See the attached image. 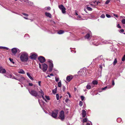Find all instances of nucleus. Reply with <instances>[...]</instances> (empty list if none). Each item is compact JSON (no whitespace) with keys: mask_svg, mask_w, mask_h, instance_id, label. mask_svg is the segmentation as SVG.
Segmentation results:
<instances>
[{"mask_svg":"<svg viewBox=\"0 0 125 125\" xmlns=\"http://www.w3.org/2000/svg\"><path fill=\"white\" fill-rule=\"evenodd\" d=\"M65 10L66 9L64 7L61 10L62 12L63 13H64L66 12V11H65Z\"/></svg>","mask_w":125,"mask_h":125,"instance_id":"nucleus-22","label":"nucleus"},{"mask_svg":"<svg viewBox=\"0 0 125 125\" xmlns=\"http://www.w3.org/2000/svg\"><path fill=\"white\" fill-rule=\"evenodd\" d=\"M52 92L54 94H55L56 93V90H52Z\"/></svg>","mask_w":125,"mask_h":125,"instance_id":"nucleus-44","label":"nucleus"},{"mask_svg":"<svg viewBox=\"0 0 125 125\" xmlns=\"http://www.w3.org/2000/svg\"><path fill=\"white\" fill-rule=\"evenodd\" d=\"M56 97L57 99V100H59V94H56Z\"/></svg>","mask_w":125,"mask_h":125,"instance_id":"nucleus-33","label":"nucleus"},{"mask_svg":"<svg viewBox=\"0 0 125 125\" xmlns=\"http://www.w3.org/2000/svg\"><path fill=\"white\" fill-rule=\"evenodd\" d=\"M38 59L39 61L41 63H43L44 62L46 61L45 58L41 56H40L38 57Z\"/></svg>","mask_w":125,"mask_h":125,"instance_id":"nucleus-5","label":"nucleus"},{"mask_svg":"<svg viewBox=\"0 0 125 125\" xmlns=\"http://www.w3.org/2000/svg\"><path fill=\"white\" fill-rule=\"evenodd\" d=\"M9 59L11 63H13V64H14L15 62L13 61V60L11 58H9Z\"/></svg>","mask_w":125,"mask_h":125,"instance_id":"nucleus-20","label":"nucleus"},{"mask_svg":"<svg viewBox=\"0 0 125 125\" xmlns=\"http://www.w3.org/2000/svg\"><path fill=\"white\" fill-rule=\"evenodd\" d=\"M87 121V119L86 118H85L83 119V123H85Z\"/></svg>","mask_w":125,"mask_h":125,"instance_id":"nucleus-32","label":"nucleus"},{"mask_svg":"<svg viewBox=\"0 0 125 125\" xmlns=\"http://www.w3.org/2000/svg\"><path fill=\"white\" fill-rule=\"evenodd\" d=\"M45 15L47 17H48L50 18H51L52 17V15L49 13L45 12Z\"/></svg>","mask_w":125,"mask_h":125,"instance_id":"nucleus-13","label":"nucleus"},{"mask_svg":"<svg viewBox=\"0 0 125 125\" xmlns=\"http://www.w3.org/2000/svg\"><path fill=\"white\" fill-rule=\"evenodd\" d=\"M55 81L56 82H58L59 80V78H56L55 77Z\"/></svg>","mask_w":125,"mask_h":125,"instance_id":"nucleus-47","label":"nucleus"},{"mask_svg":"<svg viewBox=\"0 0 125 125\" xmlns=\"http://www.w3.org/2000/svg\"><path fill=\"white\" fill-rule=\"evenodd\" d=\"M49 72H51L52 70V68L53 67V64L50 61H49Z\"/></svg>","mask_w":125,"mask_h":125,"instance_id":"nucleus-7","label":"nucleus"},{"mask_svg":"<svg viewBox=\"0 0 125 125\" xmlns=\"http://www.w3.org/2000/svg\"><path fill=\"white\" fill-rule=\"evenodd\" d=\"M41 82L40 81H39L38 82L39 85V86H41Z\"/></svg>","mask_w":125,"mask_h":125,"instance_id":"nucleus-52","label":"nucleus"},{"mask_svg":"<svg viewBox=\"0 0 125 125\" xmlns=\"http://www.w3.org/2000/svg\"><path fill=\"white\" fill-rule=\"evenodd\" d=\"M29 85L30 86H32L33 85V84L32 83H29Z\"/></svg>","mask_w":125,"mask_h":125,"instance_id":"nucleus-51","label":"nucleus"},{"mask_svg":"<svg viewBox=\"0 0 125 125\" xmlns=\"http://www.w3.org/2000/svg\"><path fill=\"white\" fill-rule=\"evenodd\" d=\"M29 91L30 93L32 95L37 97L38 98H41V95L40 94L41 91L37 92L34 90L32 89L31 91L29 90Z\"/></svg>","mask_w":125,"mask_h":125,"instance_id":"nucleus-1","label":"nucleus"},{"mask_svg":"<svg viewBox=\"0 0 125 125\" xmlns=\"http://www.w3.org/2000/svg\"><path fill=\"white\" fill-rule=\"evenodd\" d=\"M107 86H105V87L103 88H102V90H105L106 89H107Z\"/></svg>","mask_w":125,"mask_h":125,"instance_id":"nucleus-49","label":"nucleus"},{"mask_svg":"<svg viewBox=\"0 0 125 125\" xmlns=\"http://www.w3.org/2000/svg\"><path fill=\"white\" fill-rule=\"evenodd\" d=\"M94 4H95L98 5L99 3H100V2L99 1H94Z\"/></svg>","mask_w":125,"mask_h":125,"instance_id":"nucleus-29","label":"nucleus"},{"mask_svg":"<svg viewBox=\"0 0 125 125\" xmlns=\"http://www.w3.org/2000/svg\"><path fill=\"white\" fill-rule=\"evenodd\" d=\"M22 14H23L25 16H26L28 17L29 16L28 14H26V13H23Z\"/></svg>","mask_w":125,"mask_h":125,"instance_id":"nucleus-35","label":"nucleus"},{"mask_svg":"<svg viewBox=\"0 0 125 125\" xmlns=\"http://www.w3.org/2000/svg\"><path fill=\"white\" fill-rule=\"evenodd\" d=\"M37 55L35 54H33L30 56L31 58L32 59L35 60L36 59Z\"/></svg>","mask_w":125,"mask_h":125,"instance_id":"nucleus-9","label":"nucleus"},{"mask_svg":"<svg viewBox=\"0 0 125 125\" xmlns=\"http://www.w3.org/2000/svg\"><path fill=\"white\" fill-rule=\"evenodd\" d=\"M69 101V99H66L65 100V102H66L67 103Z\"/></svg>","mask_w":125,"mask_h":125,"instance_id":"nucleus-54","label":"nucleus"},{"mask_svg":"<svg viewBox=\"0 0 125 125\" xmlns=\"http://www.w3.org/2000/svg\"><path fill=\"white\" fill-rule=\"evenodd\" d=\"M2 49L8 50V48L2 46Z\"/></svg>","mask_w":125,"mask_h":125,"instance_id":"nucleus-42","label":"nucleus"},{"mask_svg":"<svg viewBox=\"0 0 125 125\" xmlns=\"http://www.w3.org/2000/svg\"><path fill=\"white\" fill-rule=\"evenodd\" d=\"M27 75L28 76V77H29L31 79V80H33V79L32 78V77L30 74L29 73H27Z\"/></svg>","mask_w":125,"mask_h":125,"instance_id":"nucleus-17","label":"nucleus"},{"mask_svg":"<svg viewBox=\"0 0 125 125\" xmlns=\"http://www.w3.org/2000/svg\"><path fill=\"white\" fill-rule=\"evenodd\" d=\"M64 32V31L63 30H61L59 31L58 33L59 34H61L63 33Z\"/></svg>","mask_w":125,"mask_h":125,"instance_id":"nucleus-21","label":"nucleus"},{"mask_svg":"<svg viewBox=\"0 0 125 125\" xmlns=\"http://www.w3.org/2000/svg\"><path fill=\"white\" fill-rule=\"evenodd\" d=\"M11 51L13 54L15 55L17 52V50L16 48H14L11 50Z\"/></svg>","mask_w":125,"mask_h":125,"instance_id":"nucleus-11","label":"nucleus"},{"mask_svg":"<svg viewBox=\"0 0 125 125\" xmlns=\"http://www.w3.org/2000/svg\"><path fill=\"white\" fill-rule=\"evenodd\" d=\"M109 2H110V0H108L106 1V2L105 3L106 4H108L109 3Z\"/></svg>","mask_w":125,"mask_h":125,"instance_id":"nucleus-48","label":"nucleus"},{"mask_svg":"<svg viewBox=\"0 0 125 125\" xmlns=\"http://www.w3.org/2000/svg\"><path fill=\"white\" fill-rule=\"evenodd\" d=\"M91 36V35L89 33H87L85 36V39H89V38Z\"/></svg>","mask_w":125,"mask_h":125,"instance_id":"nucleus-15","label":"nucleus"},{"mask_svg":"<svg viewBox=\"0 0 125 125\" xmlns=\"http://www.w3.org/2000/svg\"><path fill=\"white\" fill-rule=\"evenodd\" d=\"M117 59L116 58L115 59V60H114V62L113 63L114 65H115L117 63Z\"/></svg>","mask_w":125,"mask_h":125,"instance_id":"nucleus-26","label":"nucleus"},{"mask_svg":"<svg viewBox=\"0 0 125 125\" xmlns=\"http://www.w3.org/2000/svg\"><path fill=\"white\" fill-rule=\"evenodd\" d=\"M86 88L88 89H89L91 88V86L89 84H88L86 86Z\"/></svg>","mask_w":125,"mask_h":125,"instance_id":"nucleus-24","label":"nucleus"},{"mask_svg":"<svg viewBox=\"0 0 125 125\" xmlns=\"http://www.w3.org/2000/svg\"><path fill=\"white\" fill-rule=\"evenodd\" d=\"M3 7H4L6 9H7V7L5 6H4Z\"/></svg>","mask_w":125,"mask_h":125,"instance_id":"nucleus-58","label":"nucleus"},{"mask_svg":"<svg viewBox=\"0 0 125 125\" xmlns=\"http://www.w3.org/2000/svg\"><path fill=\"white\" fill-rule=\"evenodd\" d=\"M24 19H27V20H28L29 19L28 18V17H23Z\"/></svg>","mask_w":125,"mask_h":125,"instance_id":"nucleus-56","label":"nucleus"},{"mask_svg":"<svg viewBox=\"0 0 125 125\" xmlns=\"http://www.w3.org/2000/svg\"><path fill=\"white\" fill-rule=\"evenodd\" d=\"M72 76H67L66 77V80L68 82L70 81L73 78Z\"/></svg>","mask_w":125,"mask_h":125,"instance_id":"nucleus-12","label":"nucleus"},{"mask_svg":"<svg viewBox=\"0 0 125 125\" xmlns=\"http://www.w3.org/2000/svg\"><path fill=\"white\" fill-rule=\"evenodd\" d=\"M47 77H50V75H47Z\"/></svg>","mask_w":125,"mask_h":125,"instance_id":"nucleus-63","label":"nucleus"},{"mask_svg":"<svg viewBox=\"0 0 125 125\" xmlns=\"http://www.w3.org/2000/svg\"><path fill=\"white\" fill-rule=\"evenodd\" d=\"M65 89L66 88L65 86H63L62 87V90L63 91H64Z\"/></svg>","mask_w":125,"mask_h":125,"instance_id":"nucleus-39","label":"nucleus"},{"mask_svg":"<svg viewBox=\"0 0 125 125\" xmlns=\"http://www.w3.org/2000/svg\"><path fill=\"white\" fill-rule=\"evenodd\" d=\"M82 116L83 117H85L86 115V112L84 110L82 111Z\"/></svg>","mask_w":125,"mask_h":125,"instance_id":"nucleus-14","label":"nucleus"},{"mask_svg":"<svg viewBox=\"0 0 125 125\" xmlns=\"http://www.w3.org/2000/svg\"><path fill=\"white\" fill-rule=\"evenodd\" d=\"M28 54L26 52H24L21 53L20 56V59L22 62H27L29 59Z\"/></svg>","mask_w":125,"mask_h":125,"instance_id":"nucleus-2","label":"nucleus"},{"mask_svg":"<svg viewBox=\"0 0 125 125\" xmlns=\"http://www.w3.org/2000/svg\"><path fill=\"white\" fill-rule=\"evenodd\" d=\"M2 46H0V49H2Z\"/></svg>","mask_w":125,"mask_h":125,"instance_id":"nucleus-61","label":"nucleus"},{"mask_svg":"<svg viewBox=\"0 0 125 125\" xmlns=\"http://www.w3.org/2000/svg\"><path fill=\"white\" fill-rule=\"evenodd\" d=\"M83 103L82 101H80V102L79 103V105L80 106H81V107L83 105Z\"/></svg>","mask_w":125,"mask_h":125,"instance_id":"nucleus-31","label":"nucleus"},{"mask_svg":"<svg viewBox=\"0 0 125 125\" xmlns=\"http://www.w3.org/2000/svg\"><path fill=\"white\" fill-rule=\"evenodd\" d=\"M112 85H115L114 80H112Z\"/></svg>","mask_w":125,"mask_h":125,"instance_id":"nucleus-46","label":"nucleus"},{"mask_svg":"<svg viewBox=\"0 0 125 125\" xmlns=\"http://www.w3.org/2000/svg\"><path fill=\"white\" fill-rule=\"evenodd\" d=\"M42 70L43 72H45L48 68L47 65L45 63H43L42 65Z\"/></svg>","mask_w":125,"mask_h":125,"instance_id":"nucleus-6","label":"nucleus"},{"mask_svg":"<svg viewBox=\"0 0 125 125\" xmlns=\"http://www.w3.org/2000/svg\"><path fill=\"white\" fill-rule=\"evenodd\" d=\"M25 79V78L23 77H21V79L19 80H18L20 81H21V80H23Z\"/></svg>","mask_w":125,"mask_h":125,"instance_id":"nucleus-27","label":"nucleus"},{"mask_svg":"<svg viewBox=\"0 0 125 125\" xmlns=\"http://www.w3.org/2000/svg\"><path fill=\"white\" fill-rule=\"evenodd\" d=\"M99 67L101 69H102V66H100Z\"/></svg>","mask_w":125,"mask_h":125,"instance_id":"nucleus-60","label":"nucleus"},{"mask_svg":"<svg viewBox=\"0 0 125 125\" xmlns=\"http://www.w3.org/2000/svg\"><path fill=\"white\" fill-rule=\"evenodd\" d=\"M45 97L48 100H50V98H49V96H47L46 95L45 96Z\"/></svg>","mask_w":125,"mask_h":125,"instance_id":"nucleus-40","label":"nucleus"},{"mask_svg":"<svg viewBox=\"0 0 125 125\" xmlns=\"http://www.w3.org/2000/svg\"><path fill=\"white\" fill-rule=\"evenodd\" d=\"M6 72V70L4 69L3 68L2 66H0V73H5Z\"/></svg>","mask_w":125,"mask_h":125,"instance_id":"nucleus-8","label":"nucleus"},{"mask_svg":"<svg viewBox=\"0 0 125 125\" xmlns=\"http://www.w3.org/2000/svg\"><path fill=\"white\" fill-rule=\"evenodd\" d=\"M45 9L48 10H50L51 9V8L50 7H45Z\"/></svg>","mask_w":125,"mask_h":125,"instance_id":"nucleus-30","label":"nucleus"},{"mask_svg":"<svg viewBox=\"0 0 125 125\" xmlns=\"http://www.w3.org/2000/svg\"><path fill=\"white\" fill-rule=\"evenodd\" d=\"M67 94H68L69 97L70 98L71 97V96L70 93L69 92H67Z\"/></svg>","mask_w":125,"mask_h":125,"instance_id":"nucleus-45","label":"nucleus"},{"mask_svg":"<svg viewBox=\"0 0 125 125\" xmlns=\"http://www.w3.org/2000/svg\"><path fill=\"white\" fill-rule=\"evenodd\" d=\"M121 22L123 24H125V19H123L122 20ZM124 27H125V25H124Z\"/></svg>","mask_w":125,"mask_h":125,"instance_id":"nucleus-25","label":"nucleus"},{"mask_svg":"<svg viewBox=\"0 0 125 125\" xmlns=\"http://www.w3.org/2000/svg\"><path fill=\"white\" fill-rule=\"evenodd\" d=\"M113 15L114 16H115V17H118V16L117 15H116L115 14H114Z\"/></svg>","mask_w":125,"mask_h":125,"instance_id":"nucleus-55","label":"nucleus"},{"mask_svg":"<svg viewBox=\"0 0 125 125\" xmlns=\"http://www.w3.org/2000/svg\"><path fill=\"white\" fill-rule=\"evenodd\" d=\"M106 17H107V18H110L111 17V16H110V15L108 14H106Z\"/></svg>","mask_w":125,"mask_h":125,"instance_id":"nucleus-43","label":"nucleus"},{"mask_svg":"<svg viewBox=\"0 0 125 125\" xmlns=\"http://www.w3.org/2000/svg\"><path fill=\"white\" fill-rule=\"evenodd\" d=\"M87 8L89 11H91L92 10V9L90 7H87Z\"/></svg>","mask_w":125,"mask_h":125,"instance_id":"nucleus-34","label":"nucleus"},{"mask_svg":"<svg viewBox=\"0 0 125 125\" xmlns=\"http://www.w3.org/2000/svg\"><path fill=\"white\" fill-rule=\"evenodd\" d=\"M76 88H74V90L75 91L76 90Z\"/></svg>","mask_w":125,"mask_h":125,"instance_id":"nucleus-62","label":"nucleus"},{"mask_svg":"<svg viewBox=\"0 0 125 125\" xmlns=\"http://www.w3.org/2000/svg\"><path fill=\"white\" fill-rule=\"evenodd\" d=\"M4 76H5L6 77H8V76H7V75H4Z\"/></svg>","mask_w":125,"mask_h":125,"instance_id":"nucleus-64","label":"nucleus"},{"mask_svg":"<svg viewBox=\"0 0 125 125\" xmlns=\"http://www.w3.org/2000/svg\"><path fill=\"white\" fill-rule=\"evenodd\" d=\"M64 112L63 110H61L60 113L59 118L62 121H63L64 119Z\"/></svg>","mask_w":125,"mask_h":125,"instance_id":"nucleus-3","label":"nucleus"},{"mask_svg":"<svg viewBox=\"0 0 125 125\" xmlns=\"http://www.w3.org/2000/svg\"><path fill=\"white\" fill-rule=\"evenodd\" d=\"M124 31V30L122 29L120 30V32H123Z\"/></svg>","mask_w":125,"mask_h":125,"instance_id":"nucleus-50","label":"nucleus"},{"mask_svg":"<svg viewBox=\"0 0 125 125\" xmlns=\"http://www.w3.org/2000/svg\"><path fill=\"white\" fill-rule=\"evenodd\" d=\"M81 98L82 101H83L84 98V96H81Z\"/></svg>","mask_w":125,"mask_h":125,"instance_id":"nucleus-38","label":"nucleus"},{"mask_svg":"<svg viewBox=\"0 0 125 125\" xmlns=\"http://www.w3.org/2000/svg\"><path fill=\"white\" fill-rule=\"evenodd\" d=\"M39 68L41 69H42V67H41V64L40 63H39Z\"/></svg>","mask_w":125,"mask_h":125,"instance_id":"nucleus-53","label":"nucleus"},{"mask_svg":"<svg viewBox=\"0 0 125 125\" xmlns=\"http://www.w3.org/2000/svg\"><path fill=\"white\" fill-rule=\"evenodd\" d=\"M117 26L118 28H121V27L120 26L119 24H118L117 25Z\"/></svg>","mask_w":125,"mask_h":125,"instance_id":"nucleus-41","label":"nucleus"},{"mask_svg":"<svg viewBox=\"0 0 125 125\" xmlns=\"http://www.w3.org/2000/svg\"><path fill=\"white\" fill-rule=\"evenodd\" d=\"M62 84L61 81H59L58 83V86L59 87H61V86Z\"/></svg>","mask_w":125,"mask_h":125,"instance_id":"nucleus-28","label":"nucleus"},{"mask_svg":"<svg viewBox=\"0 0 125 125\" xmlns=\"http://www.w3.org/2000/svg\"><path fill=\"white\" fill-rule=\"evenodd\" d=\"M50 75L51 76H53L54 75L52 73H51L50 74Z\"/></svg>","mask_w":125,"mask_h":125,"instance_id":"nucleus-57","label":"nucleus"},{"mask_svg":"<svg viewBox=\"0 0 125 125\" xmlns=\"http://www.w3.org/2000/svg\"><path fill=\"white\" fill-rule=\"evenodd\" d=\"M92 83L94 85H97L98 83V82L97 81L94 80L92 82Z\"/></svg>","mask_w":125,"mask_h":125,"instance_id":"nucleus-19","label":"nucleus"},{"mask_svg":"<svg viewBox=\"0 0 125 125\" xmlns=\"http://www.w3.org/2000/svg\"><path fill=\"white\" fill-rule=\"evenodd\" d=\"M86 125H90V124L89 123H87L86 124Z\"/></svg>","mask_w":125,"mask_h":125,"instance_id":"nucleus-59","label":"nucleus"},{"mask_svg":"<svg viewBox=\"0 0 125 125\" xmlns=\"http://www.w3.org/2000/svg\"><path fill=\"white\" fill-rule=\"evenodd\" d=\"M40 95H41V97H42L43 99L46 102H47L46 99L44 98L43 96L44 95V93L42 90H41Z\"/></svg>","mask_w":125,"mask_h":125,"instance_id":"nucleus-10","label":"nucleus"},{"mask_svg":"<svg viewBox=\"0 0 125 125\" xmlns=\"http://www.w3.org/2000/svg\"><path fill=\"white\" fill-rule=\"evenodd\" d=\"M58 7L61 10L64 7L63 6L62 4L59 5L58 6Z\"/></svg>","mask_w":125,"mask_h":125,"instance_id":"nucleus-23","label":"nucleus"},{"mask_svg":"<svg viewBox=\"0 0 125 125\" xmlns=\"http://www.w3.org/2000/svg\"><path fill=\"white\" fill-rule=\"evenodd\" d=\"M8 77H10V78H11L12 79H15L18 80L17 79H16V78H15V77L14 76H12V75L10 74L8 75Z\"/></svg>","mask_w":125,"mask_h":125,"instance_id":"nucleus-16","label":"nucleus"},{"mask_svg":"<svg viewBox=\"0 0 125 125\" xmlns=\"http://www.w3.org/2000/svg\"><path fill=\"white\" fill-rule=\"evenodd\" d=\"M58 112V110H54V111H52V116L54 118H56L57 117Z\"/></svg>","mask_w":125,"mask_h":125,"instance_id":"nucleus-4","label":"nucleus"},{"mask_svg":"<svg viewBox=\"0 0 125 125\" xmlns=\"http://www.w3.org/2000/svg\"><path fill=\"white\" fill-rule=\"evenodd\" d=\"M125 60V54L124 56L122 59V61H124Z\"/></svg>","mask_w":125,"mask_h":125,"instance_id":"nucleus-37","label":"nucleus"},{"mask_svg":"<svg viewBox=\"0 0 125 125\" xmlns=\"http://www.w3.org/2000/svg\"><path fill=\"white\" fill-rule=\"evenodd\" d=\"M105 15L104 14H102L101 15L100 17L102 18H104L105 17Z\"/></svg>","mask_w":125,"mask_h":125,"instance_id":"nucleus-36","label":"nucleus"},{"mask_svg":"<svg viewBox=\"0 0 125 125\" xmlns=\"http://www.w3.org/2000/svg\"><path fill=\"white\" fill-rule=\"evenodd\" d=\"M18 73L22 74H24L25 73L24 71L22 69H20L18 71Z\"/></svg>","mask_w":125,"mask_h":125,"instance_id":"nucleus-18","label":"nucleus"}]
</instances>
